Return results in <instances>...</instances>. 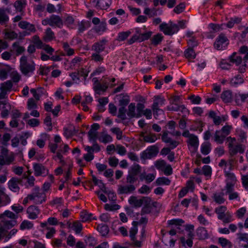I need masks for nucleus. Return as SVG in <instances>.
<instances>
[{"label":"nucleus","instance_id":"f257e3e1","mask_svg":"<svg viewBox=\"0 0 248 248\" xmlns=\"http://www.w3.org/2000/svg\"><path fill=\"white\" fill-rule=\"evenodd\" d=\"M186 20H180L178 21V25H177L170 21L169 26L166 23L164 22L159 25V29L165 35H172L178 31L179 27L181 29H185L186 28Z\"/></svg>","mask_w":248,"mask_h":248},{"label":"nucleus","instance_id":"f03ea898","mask_svg":"<svg viewBox=\"0 0 248 248\" xmlns=\"http://www.w3.org/2000/svg\"><path fill=\"white\" fill-rule=\"evenodd\" d=\"M141 172V166L138 164L134 163L128 170V175L126 176V183L133 184L138 180L139 175Z\"/></svg>","mask_w":248,"mask_h":248},{"label":"nucleus","instance_id":"7ed1b4c3","mask_svg":"<svg viewBox=\"0 0 248 248\" xmlns=\"http://www.w3.org/2000/svg\"><path fill=\"white\" fill-rule=\"evenodd\" d=\"M232 128L231 125H226L220 130H216L214 136V141L218 144H222L226 137L230 134Z\"/></svg>","mask_w":248,"mask_h":248},{"label":"nucleus","instance_id":"20e7f679","mask_svg":"<svg viewBox=\"0 0 248 248\" xmlns=\"http://www.w3.org/2000/svg\"><path fill=\"white\" fill-rule=\"evenodd\" d=\"M43 25H49L51 27H56L61 29L63 25V22L60 16L55 15H52L49 17L42 21Z\"/></svg>","mask_w":248,"mask_h":248},{"label":"nucleus","instance_id":"39448f33","mask_svg":"<svg viewBox=\"0 0 248 248\" xmlns=\"http://www.w3.org/2000/svg\"><path fill=\"white\" fill-rule=\"evenodd\" d=\"M229 44V40L224 34L221 33L216 38L214 43V47L217 50L225 49Z\"/></svg>","mask_w":248,"mask_h":248},{"label":"nucleus","instance_id":"423d86ee","mask_svg":"<svg viewBox=\"0 0 248 248\" xmlns=\"http://www.w3.org/2000/svg\"><path fill=\"white\" fill-rule=\"evenodd\" d=\"M158 152V148L157 146L155 145L151 146L141 153L140 157L141 159L144 160L151 159L152 157L156 156Z\"/></svg>","mask_w":248,"mask_h":248},{"label":"nucleus","instance_id":"0eeeda50","mask_svg":"<svg viewBox=\"0 0 248 248\" xmlns=\"http://www.w3.org/2000/svg\"><path fill=\"white\" fill-rule=\"evenodd\" d=\"M108 43V40L106 38H103L102 40L94 43L93 45L92 50L94 51L95 52L101 53L105 50L106 46L107 45Z\"/></svg>","mask_w":248,"mask_h":248},{"label":"nucleus","instance_id":"6e6552de","mask_svg":"<svg viewBox=\"0 0 248 248\" xmlns=\"http://www.w3.org/2000/svg\"><path fill=\"white\" fill-rule=\"evenodd\" d=\"M147 197H142L140 199H138L136 196H132L128 199L129 203L135 208H139L142 206Z\"/></svg>","mask_w":248,"mask_h":248},{"label":"nucleus","instance_id":"1a4fd4ad","mask_svg":"<svg viewBox=\"0 0 248 248\" xmlns=\"http://www.w3.org/2000/svg\"><path fill=\"white\" fill-rule=\"evenodd\" d=\"M228 148L229 149L230 155L232 156H234L238 153L243 154L245 151V148L242 144H237L235 146H233V145H232V144L230 143L228 144Z\"/></svg>","mask_w":248,"mask_h":248},{"label":"nucleus","instance_id":"9d476101","mask_svg":"<svg viewBox=\"0 0 248 248\" xmlns=\"http://www.w3.org/2000/svg\"><path fill=\"white\" fill-rule=\"evenodd\" d=\"M27 213L28 214V217L31 219H35L37 218L38 215L40 213V210L38 207L34 205L30 206L27 210Z\"/></svg>","mask_w":248,"mask_h":248},{"label":"nucleus","instance_id":"9b49d317","mask_svg":"<svg viewBox=\"0 0 248 248\" xmlns=\"http://www.w3.org/2000/svg\"><path fill=\"white\" fill-rule=\"evenodd\" d=\"M136 189V187L133 184L126 186H119L118 192L119 194H128L132 193Z\"/></svg>","mask_w":248,"mask_h":248},{"label":"nucleus","instance_id":"f8f14e48","mask_svg":"<svg viewBox=\"0 0 248 248\" xmlns=\"http://www.w3.org/2000/svg\"><path fill=\"white\" fill-rule=\"evenodd\" d=\"M35 70V64L33 62L31 63H28L20 66V70L22 73L27 76L29 73H33Z\"/></svg>","mask_w":248,"mask_h":248},{"label":"nucleus","instance_id":"ddd939ff","mask_svg":"<svg viewBox=\"0 0 248 248\" xmlns=\"http://www.w3.org/2000/svg\"><path fill=\"white\" fill-rule=\"evenodd\" d=\"M33 169L35 176H39L48 172V170H46L45 166L41 164L34 163L33 164Z\"/></svg>","mask_w":248,"mask_h":248},{"label":"nucleus","instance_id":"4468645a","mask_svg":"<svg viewBox=\"0 0 248 248\" xmlns=\"http://www.w3.org/2000/svg\"><path fill=\"white\" fill-rule=\"evenodd\" d=\"M40 187L38 186H35L32 190V194L38 199L43 198V200H38L36 202L37 204H41L43 202L45 201L46 195L44 193L40 192Z\"/></svg>","mask_w":248,"mask_h":248},{"label":"nucleus","instance_id":"2eb2a0df","mask_svg":"<svg viewBox=\"0 0 248 248\" xmlns=\"http://www.w3.org/2000/svg\"><path fill=\"white\" fill-rule=\"evenodd\" d=\"M18 183L17 177H12L8 184L9 189L15 192H19L20 188L18 186Z\"/></svg>","mask_w":248,"mask_h":248},{"label":"nucleus","instance_id":"dca6fc26","mask_svg":"<svg viewBox=\"0 0 248 248\" xmlns=\"http://www.w3.org/2000/svg\"><path fill=\"white\" fill-rule=\"evenodd\" d=\"M151 199L149 197L145 198V201L144 202V206L141 210L140 215L141 216L144 214H150L151 212V206L150 205Z\"/></svg>","mask_w":248,"mask_h":248},{"label":"nucleus","instance_id":"f3484780","mask_svg":"<svg viewBox=\"0 0 248 248\" xmlns=\"http://www.w3.org/2000/svg\"><path fill=\"white\" fill-rule=\"evenodd\" d=\"M144 14L147 15L149 17H152L155 16L160 15L162 14L161 11H159L158 9L155 8H145L144 10Z\"/></svg>","mask_w":248,"mask_h":248},{"label":"nucleus","instance_id":"a211bd4d","mask_svg":"<svg viewBox=\"0 0 248 248\" xmlns=\"http://www.w3.org/2000/svg\"><path fill=\"white\" fill-rule=\"evenodd\" d=\"M192 147H193V153L197 152L199 146V141L198 137L194 134L192 135L189 138V141L188 142Z\"/></svg>","mask_w":248,"mask_h":248},{"label":"nucleus","instance_id":"6ab92c4d","mask_svg":"<svg viewBox=\"0 0 248 248\" xmlns=\"http://www.w3.org/2000/svg\"><path fill=\"white\" fill-rule=\"evenodd\" d=\"M111 4V0H98L96 5L97 8L105 10L108 9Z\"/></svg>","mask_w":248,"mask_h":248},{"label":"nucleus","instance_id":"aec40b11","mask_svg":"<svg viewBox=\"0 0 248 248\" xmlns=\"http://www.w3.org/2000/svg\"><path fill=\"white\" fill-rule=\"evenodd\" d=\"M196 233L200 240H204L208 237L207 231L204 227H199L197 229Z\"/></svg>","mask_w":248,"mask_h":248},{"label":"nucleus","instance_id":"412c9836","mask_svg":"<svg viewBox=\"0 0 248 248\" xmlns=\"http://www.w3.org/2000/svg\"><path fill=\"white\" fill-rule=\"evenodd\" d=\"M221 98L225 103H231L232 101V92L230 90L223 92L221 94Z\"/></svg>","mask_w":248,"mask_h":248},{"label":"nucleus","instance_id":"4be33fe9","mask_svg":"<svg viewBox=\"0 0 248 248\" xmlns=\"http://www.w3.org/2000/svg\"><path fill=\"white\" fill-rule=\"evenodd\" d=\"M11 70V67L9 65H5L4 67H0V79H6Z\"/></svg>","mask_w":248,"mask_h":248},{"label":"nucleus","instance_id":"5701e85b","mask_svg":"<svg viewBox=\"0 0 248 248\" xmlns=\"http://www.w3.org/2000/svg\"><path fill=\"white\" fill-rule=\"evenodd\" d=\"M224 196V193L223 192L215 193L213 194V199L217 203L221 204L223 203L225 201Z\"/></svg>","mask_w":248,"mask_h":248},{"label":"nucleus","instance_id":"b1692460","mask_svg":"<svg viewBox=\"0 0 248 248\" xmlns=\"http://www.w3.org/2000/svg\"><path fill=\"white\" fill-rule=\"evenodd\" d=\"M141 137H143V140L146 142H154L157 140V138L155 134H149L145 135L144 133L142 132L140 134Z\"/></svg>","mask_w":248,"mask_h":248},{"label":"nucleus","instance_id":"393cba45","mask_svg":"<svg viewBox=\"0 0 248 248\" xmlns=\"http://www.w3.org/2000/svg\"><path fill=\"white\" fill-rule=\"evenodd\" d=\"M209 117L213 120L214 124L216 125H219L222 122V118L216 115V112L213 110H210L209 112Z\"/></svg>","mask_w":248,"mask_h":248},{"label":"nucleus","instance_id":"a878e982","mask_svg":"<svg viewBox=\"0 0 248 248\" xmlns=\"http://www.w3.org/2000/svg\"><path fill=\"white\" fill-rule=\"evenodd\" d=\"M211 150V144L209 142H204L201 145V152L203 155H208Z\"/></svg>","mask_w":248,"mask_h":248},{"label":"nucleus","instance_id":"bb28decb","mask_svg":"<svg viewBox=\"0 0 248 248\" xmlns=\"http://www.w3.org/2000/svg\"><path fill=\"white\" fill-rule=\"evenodd\" d=\"M13 87V83L11 80H9L6 81L1 83L0 86V90H2L3 91L9 92L11 90V89Z\"/></svg>","mask_w":248,"mask_h":248},{"label":"nucleus","instance_id":"cd10ccee","mask_svg":"<svg viewBox=\"0 0 248 248\" xmlns=\"http://www.w3.org/2000/svg\"><path fill=\"white\" fill-rule=\"evenodd\" d=\"M163 36L161 33H157L151 39V43L154 46H156L160 44L163 39Z\"/></svg>","mask_w":248,"mask_h":248},{"label":"nucleus","instance_id":"c85d7f7f","mask_svg":"<svg viewBox=\"0 0 248 248\" xmlns=\"http://www.w3.org/2000/svg\"><path fill=\"white\" fill-rule=\"evenodd\" d=\"M243 82L244 79L242 78V77L239 75L236 76L230 81L231 85L234 87H237L239 84H241Z\"/></svg>","mask_w":248,"mask_h":248},{"label":"nucleus","instance_id":"c756f323","mask_svg":"<svg viewBox=\"0 0 248 248\" xmlns=\"http://www.w3.org/2000/svg\"><path fill=\"white\" fill-rule=\"evenodd\" d=\"M91 26V23L89 21L82 20L78 24V32L79 33H82L83 31L89 28Z\"/></svg>","mask_w":248,"mask_h":248},{"label":"nucleus","instance_id":"7c9ffc66","mask_svg":"<svg viewBox=\"0 0 248 248\" xmlns=\"http://www.w3.org/2000/svg\"><path fill=\"white\" fill-rule=\"evenodd\" d=\"M236 53L233 52L229 57V60L231 62L235 63L236 65H238L242 62V59L241 56H236Z\"/></svg>","mask_w":248,"mask_h":248},{"label":"nucleus","instance_id":"2f4dec72","mask_svg":"<svg viewBox=\"0 0 248 248\" xmlns=\"http://www.w3.org/2000/svg\"><path fill=\"white\" fill-rule=\"evenodd\" d=\"M9 18L8 15L4 13L3 9H0V24L5 25L9 21Z\"/></svg>","mask_w":248,"mask_h":248},{"label":"nucleus","instance_id":"473e14b6","mask_svg":"<svg viewBox=\"0 0 248 248\" xmlns=\"http://www.w3.org/2000/svg\"><path fill=\"white\" fill-rule=\"evenodd\" d=\"M108 88V85L106 84L102 85L100 83H98L93 87V89L96 94H100L101 91L105 92Z\"/></svg>","mask_w":248,"mask_h":248},{"label":"nucleus","instance_id":"72a5a7b5","mask_svg":"<svg viewBox=\"0 0 248 248\" xmlns=\"http://www.w3.org/2000/svg\"><path fill=\"white\" fill-rule=\"evenodd\" d=\"M131 33V32L129 31L120 32L118 34L117 40L119 42L124 41L128 38Z\"/></svg>","mask_w":248,"mask_h":248},{"label":"nucleus","instance_id":"f704fd0d","mask_svg":"<svg viewBox=\"0 0 248 248\" xmlns=\"http://www.w3.org/2000/svg\"><path fill=\"white\" fill-rule=\"evenodd\" d=\"M26 5V0H17L14 3V6L17 11L21 12Z\"/></svg>","mask_w":248,"mask_h":248},{"label":"nucleus","instance_id":"c9c22d12","mask_svg":"<svg viewBox=\"0 0 248 248\" xmlns=\"http://www.w3.org/2000/svg\"><path fill=\"white\" fill-rule=\"evenodd\" d=\"M135 103H131L128 106V111L127 114L130 118L136 117L137 114L135 113Z\"/></svg>","mask_w":248,"mask_h":248},{"label":"nucleus","instance_id":"e433bc0d","mask_svg":"<svg viewBox=\"0 0 248 248\" xmlns=\"http://www.w3.org/2000/svg\"><path fill=\"white\" fill-rule=\"evenodd\" d=\"M97 230L102 236H106L109 232V228L108 225L105 224L98 225Z\"/></svg>","mask_w":248,"mask_h":248},{"label":"nucleus","instance_id":"4c0bfd02","mask_svg":"<svg viewBox=\"0 0 248 248\" xmlns=\"http://www.w3.org/2000/svg\"><path fill=\"white\" fill-rule=\"evenodd\" d=\"M170 182L171 181L169 178L165 177H159L155 181V183L158 186L162 185L169 186L170 185Z\"/></svg>","mask_w":248,"mask_h":248},{"label":"nucleus","instance_id":"58836bf2","mask_svg":"<svg viewBox=\"0 0 248 248\" xmlns=\"http://www.w3.org/2000/svg\"><path fill=\"white\" fill-rule=\"evenodd\" d=\"M218 243L221 245V246L223 248H231L232 247V243L225 238H219Z\"/></svg>","mask_w":248,"mask_h":248},{"label":"nucleus","instance_id":"ea45409f","mask_svg":"<svg viewBox=\"0 0 248 248\" xmlns=\"http://www.w3.org/2000/svg\"><path fill=\"white\" fill-rule=\"evenodd\" d=\"M26 188L34 186L35 178L33 176H27L25 174Z\"/></svg>","mask_w":248,"mask_h":248},{"label":"nucleus","instance_id":"a19ab883","mask_svg":"<svg viewBox=\"0 0 248 248\" xmlns=\"http://www.w3.org/2000/svg\"><path fill=\"white\" fill-rule=\"evenodd\" d=\"M44 39L46 41H51L55 38V35L51 28H48L46 31Z\"/></svg>","mask_w":248,"mask_h":248},{"label":"nucleus","instance_id":"79ce46f5","mask_svg":"<svg viewBox=\"0 0 248 248\" xmlns=\"http://www.w3.org/2000/svg\"><path fill=\"white\" fill-rule=\"evenodd\" d=\"M185 56L188 59H195L196 54L192 47H189L186 49L185 51Z\"/></svg>","mask_w":248,"mask_h":248},{"label":"nucleus","instance_id":"37998d69","mask_svg":"<svg viewBox=\"0 0 248 248\" xmlns=\"http://www.w3.org/2000/svg\"><path fill=\"white\" fill-rule=\"evenodd\" d=\"M33 224L31 222L27 220H24L20 225V229L24 230L25 229H31L33 227Z\"/></svg>","mask_w":248,"mask_h":248},{"label":"nucleus","instance_id":"c03bdc74","mask_svg":"<svg viewBox=\"0 0 248 248\" xmlns=\"http://www.w3.org/2000/svg\"><path fill=\"white\" fill-rule=\"evenodd\" d=\"M62 47L68 56L73 55L75 53L74 49L70 47L69 45L67 42H64L63 43Z\"/></svg>","mask_w":248,"mask_h":248},{"label":"nucleus","instance_id":"a18cd8bd","mask_svg":"<svg viewBox=\"0 0 248 248\" xmlns=\"http://www.w3.org/2000/svg\"><path fill=\"white\" fill-rule=\"evenodd\" d=\"M71 228L74 230L76 233H79L82 229V224L79 221H75L72 225Z\"/></svg>","mask_w":248,"mask_h":248},{"label":"nucleus","instance_id":"49530a36","mask_svg":"<svg viewBox=\"0 0 248 248\" xmlns=\"http://www.w3.org/2000/svg\"><path fill=\"white\" fill-rule=\"evenodd\" d=\"M126 111V109H125V107H124V106L121 107L119 108L117 117L122 120H125L126 119V116L125 114Z\"/></svg>","mask_w":248,"mask_h":248},{"label":"nucleus","instance_id":"de8ad7c7","mask_svg":"<svg viewBox=\"0 0 248 248\" xmlns=\"http://www.w3.org/2000/svg\"><path fill=\"white\" fill-rule=\"evenodd\" d=\"M225 24H217L214 23H210L209 24V27L212 29L214 32H217L220 30H223V26Z\"/></svg>","mask_w":248,"mask_h":248},{"label":"nucleus","instance_id":"09e8293b","mask_svg":"<svg viewBox=\"0 0 248 248\" xmlns=\"http://www.w3.org/2000/svg\"><path fill=\"white\" fill-rule=\"evenodd\" d=\"M186 4L185 2H181L177 5L173 9L174 12L179 14L182 13L185 9Z\"/></svg>","mask_w":248,"mask_h":248},{"label":"nucleus","instance_id":"8fccbe9b","mask_svg":"<svg viewBox=\"0 0 248 248\" xmlns=\"http://www.w3.org/2000/svg\"><path fill=\"white\" fill-rule=\"evenodd\" d=\"M152 34V32L150 31L146 33H141L140 35H139V42H142L149 39Z\"/></svg>","mask_w":248,"mask_h":248},{"label":"nucleus","instance_id":"3c124183","mask_svg":"<svg viewBox=\"0 0 248 248\" xmlns=\"http://www.w3.org/2000/svg\"><path fill=\"white\" fill-rule=\"evenodd\" d=\"M145 108L144 105L142 103H138L137 105V113L136 118H140V117L143 111H144L143 109Z\"/></svg>","mask_w":248,"mask_h":248},{"label":"nucleus","instance_id":"603ef678","mask_svg":"<svg viewBox=\"0 0 248 248\" xmlns=\"http://www.w3.org/2000/svg\"><path fill=\"white\" fill-rule=\"evenodd\" d=\"M88 135L90 141L94 142L96 141L97 139V133L96 131L90 130L88 133Z\"/></svg>","mask_w":248,"mask_h":248},{"label":"nucleus","instance_id":"864d4df0","mask_svg":"<svg viewBox=\"0 0 248 248\" xmlns=\"http://www.w3.org/2000/svg\"><path fill=\"white\" fill-rule=\"evenodd\" d=\"M27 106L28 109L30 110L32 109H35L37 108V104L34 99L32 98H31L28 99L27 102Z\"/></svg>","mask_w":248,"mask_h":248},{"label":"nucleus","instance_id":"5fc2aeb1","mask_svg":"<svg viewBox=\"0 0 248 248\" xmlns=\"http://www.w3.org/2000/svg\"><path fill=\"white\" fill-rule=\"evenodd\" d=\"M155 166L158 170H162L166 165V162L164 160H158L155 161Z\"/></svg>","mask_w":248,"mask_h":248},{"label":"nucleus","instance_id":"6e6d98bb","mask_svg":"<svg viewBox=\"0 0 248 248\" xmlns=\"http://www.w3.org/2000/svg\"><path fill=\"white\" fill-rule=\"evenodd\" d=\"M92 60L95 62H102L103 57L100 54V53L95 52L92 54Z\"/></svg>","mask_w":248,"mask_h":248},{"label":"nucleus","instance_id":"4d7b16f0","mask_svg":"<svg viewBox=\"0 0 248 248\" xmlns=\"http://www.w3.org/2000/svg\"><path fill=\"white\" fill-rule=\"evenodd\" d=\"M33 39H37V40L34 42V44L36 46V47L38 49H43L44 45H45L46 44H44L39 39V37L37 35L34 36Z\"/></svg>","mask_w":248,"mask_h":248},{"label":"nucleus","instance_id":"13d9d810","mask_svg":"<svg viewBox=\"0 0 248 248\" xmlns=\"http://www.w3.org/2000/svg\"><path fill=\"white\" fill-rule=\"evenodd\" d=\"M74 19L72 16L70 15H67L66 17L64 18L63 24L65 25L69 26L72 25L74 22Z\"/></svg>","mask_w":248,"mask_h":248},{"label":"nucleus","instance_id":"bf43d9fd","mask_svg":"<svg viewBox=\"0 0 248 248\" xmlns=\"http://www.w3.org/2000/svg\"><path fill=\"white\" fill-rule=\"evenodd\" d=\"M202 173L206 176H211L212 174V169L208 165H204L203 166Z\"/></svg>","mask_w":248,"mask_h":248},{"label":"nucleus","instance_id":"052dcab7","mask_svg":"<svg viewBox=\"0 0 248 248\" xmlns=\"http://www.w3.org/2000/svg\"><path fill=\"white\" fill-rule=\"evenodd\" d=\"M224 173L225 176L231 181V183H232L236 181V177L233 173L230 172L226 170L224 171Z\"/></svg>","mask_w":248,"mask_h":248},{"label":"nucleus","instance_id":"680f3d73","mask_svg":"<svg viewBox=\"0 0 248 248\" xmlns=\"http://www.w3.org/2000/svg\"><path fill=\"white\" fill-rule=\"evenodd\" d=\"M85 243L90 247L94 246L96 244V241L94 237L89 236L85 239Z\"/></svg>","mask_w":248,"mask_h":248},{"label":"nucleus","instance_id":"e2e57ef3","mask_svg":"<svg viewBox=\"0 0 248 248\" xmlns=\"http://www.w3.org/2000/svg\"><path fill=\"white\" fill-rule=\"evenodd\" d=\"M98 26H96L95 28V31L96 32H99L100 31H104L106 29V23L105 22H102Z\"/></svg>","mask_w":248,"mask_h":248},{"label":"nucleus","instance_id":"0e129e2a","mask_svg":"<svg viewBox=\"0 0 248 248\" xmlns=\"http://www.w3.org/2000/svg\"><path fill=\"white\" fill-rule=\"evenodd\" d=\"M119 163V160L115 156L111 157L108 159L109 165L112 167H116Z\"/></svg>","mask_w":248,"mask_h":248},{"label":"nucleus","instance_id":"69168bd1","mask_svg":"<svg viewBox=\"0 0 248 248\" xmlns=\"http://www.w3.org/2000/svg\"><path fill=\"white\" fill-rule=\"evenodd\" d=\"M225 188L226 189V194L232 192L234 190V184L232 183L227 182Z\"/></svg>","mask_w":248,"mask_h":248},{"label":"nucleus","instance_id":"338daca9","mask_svg":"<svg viewBox=\"0 0 248 248\" xmlns=\"http://www.w3.org/2000/svg\"><path fill=\"white\" fill-rule=\"evenodd\" d=\"M6 38L10 39H14L17 37V34L14 31H7L5 33Z\"/></svg>","mask_w":248,"mask_h":248},{"label":"nucleus","instance_id":"774afa93","mask_svg":"<svg viewBox=\"0 0 248 248\" xmlns=\"http://www.w3.org/2000/svg\"><path fill=\"white\" fill-rule=\"evenodd\" d=\"M242 183L243 187L248 191V176L244 175L242 177Z\"/></svg>","mask_w":248,"mask_h":248}]
</instances>
